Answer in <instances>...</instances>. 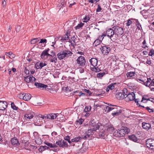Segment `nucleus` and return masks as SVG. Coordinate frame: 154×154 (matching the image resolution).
Returning <instances> with one entry per match:
<instances>
[{
    "instance_id": "nucleus-1",
    "label": "nucleus",
    "mask_w": 154,
    "mask_h": 154,
    "mask_svg": "<svg viewBox=\"0 0 154 154\" xmlns=\"http://www.w3.org/2000/svg\"><path fill=\"white\" fill-rule=\"evenodd\" d=\"M72 52L68 50H63L60 51L57 54L58 58L59 60H61L65 57L68 58L72 56Z\"/></svg>"
},
{
    "instance_id": "nucleus-2",
    "label": "nucleus",
    "mask_w": 154,
    "mask_h": 154,
    "mask_svg": "<svg viewBox=\"0 0 154 154\" xmlns=\"http://www.w3.org/2000/svg\"><path fill=\"white\" fill-rule=\"evenodd\" d=\"M35 85L37 88H42V89H45L46 90L49 91L50 93H53L56 91L53 90V89L51 88L50 86H48L47 85H45L43 83L40 82H35L34 84Z\"/></svg>"
},
{
    "instance_id": "nucleus-3",
    "label": "nucleus",
    "mask_w": 154,
    "mask_h": 154,
    "mask_svg": "<svg viewBox=\"0 0 154 154\" xmlns=\"http://www.w3.org/2000/svg\"><path fill=\"white\" fill-rule=\"evenodd\" d=\"M100 49L103 55H107L111 51V49L108 45L101 46Z\"/></svg>"
},
{
    "instance_id": "nucleus-4",
    "label": "nucleus",
    "mask_w": 154,
    "mask_h": 154,
    "mask_svg": "<svg viewBox=\"0 0 154 154\" xmlns=\"http://www.w3.org/2000/svg\"><path fill=\"white\" fill-rule=\"evenodd\" d=\"M112 28L114 29L116 35H121L123 34L124 29L123 28L116 26H114Z\"/></svg>"
},
{
    "instance_id": "nucleus-5",
    "label": "nucleus",
    "mask_w": 154,
    "mask_h": 154,
    "mask_svg": "<svg viewBox=\"0 0 154 154\" xmlns=\"http://www.w3.org/2000/svg\"><path fill=\"white\" fill-rule=\"evenodd\" d=\"M125 134V131L123 129H119L116 130L113 133V135L118 137H124Z\"/></svg>"
},
{
    "instance_id": "nucleus-6",
    "label": "nucleus",
    "mask_w": 154,
    "mask_h": 154,
    "mask_svg": "<svg viewBox=\"0 0 154 154\" xmlns=\"http://www.w3.org/2000/svg\"><path fill=\"white\" fill-rule=\"evenodd\" d=\"M76 63L79 66L83 67L85 66L86 63V60L85 58L82 56L79 57L76 60Z\"/></svg>"
},
{
    "instance_id": "nucleus-7",
    "label": "nucleus",
    "mask_w": 154,
    "mask_h": 154,
    "mask_svg": "<svg viewBox=\"0 0 154 154\" xmlns=\"http://www.w3.org/2000/svg\"><path fill=\"white\" fill-rule=\"evenodd\" d=\"M135 98V94L134 92H129L125 97V100L126 102H128L134 100Z\"/></svg>"
},
{
    "instance_id": "nucleus-8",
    "label": "nucleus",
    "mask_w": 154,
    "mask_h": 154,
    "mask_svg": "<svg viewBox=\"0 0 154 154\" xmlns=\"http://www.w3.org/2000/svg\"><path fill=\"white\" fill-rule=\"evenodd\" d=\"M56 144L58 146H59L60 147H61L63 148H67L68 147L67 143L62 139L57 141Z\"/></svg>"
},
{
    "instance_id": "nucleus-9",
    "label": "nucleus",
    "mask_w": 154,
    "mask_h": 154,
    "mask_svg": "<svg viewBox=\"0 0 154 154\" xmlns=\"http://www.w3.org/2000/svg\"><path fill=\"white\" fill-rule=\"evenodd\" d=\"M146 146L151 149H154V140L149 139L146 142Z\"/></svg>"
},
{
    "instance_id": "nucleus-10",
    "label": "nucleus",
    "mask_w": 154,
    "mask_h": 154,
    "mask_svg": "<svg viewBox=\"0 0 154 154\" xmlns=\"http://www.w3.org/2000/svg\"><path fill=\"white\" fill-rule=\"evenodd\" d=\"M36 79L32 75H29L24 77V80L27 83L29 82L33 83L36 80Z\"/></svg>"
},
{
    "instance_id": "nucleus-11",
    "label": "nucleus",
    "mask_w": 154,
    "mask_h": 154,
    "mask_svg": "<svg viewBox=\"0 0 154 154\" xmlns=\"http://www.w3.org/2000/svg\"><path fill=\"white\" fill-rule=\"evenodd\" d=\"M144 85L148 87L150 86H154V79H152L150 78H147V81L144 83Z\"/></svg>"
},
{
    "instance_id": "nucleus-12",
    "label": "nucleus",
    "mask_w": 154,
    "mask_h": 154,
    "mask_svg": "<svg viewBox=\"0 0 154 154\" xmlns=\"http://www.w3.org/2000/svg\"><path fill=\"white\" fill-rule=\"evenodd\" d=\"M100 123L98 124L96 123L95 121L93 119L91 122V125L92 127H93L92 128L93 129L97 130L100 127Z\"/></svg>"
},
{
    "instance_id": "nucleus-13",
    "label": "nucleus",
    "mask_w": 154,
    "mask_h": 154,
    "mask_svg": "<svg viewBox=\"0 0 154 154\" xmlns=\"http://www.w3.org/2000/svg\"><path fill=\"white\" fill-rule=\"evenodd\" d=\"M114 33L115 31L114 30L111 28L108 29L106 31V35H107L108 37L110 38L111 39L113 37Z\"/></svg>"
},
{
    "instance_id": "nucleus-14",
    "label": "nucleus",
    "mask_w": 154,
    "mask_h": 154,
    "mask_svg": "<svg viewBox=\"0 0 154 154\" xmlns=\"http://www.w3.org/2000/svg\"><path fill=\"white\" fill-rule=\"evenodd\" d=\"M98 134L99 137L103 138H105L107 135L104 130L103 129V128H101V127H100V130H99L98 132Z\"/></svg>"
},
{
    "instance_id": "nucleus-15",
    "label": "nucleus",
    "mask_w": 154,
    "mask_h": 154,
    "mask_svg": "<svg viewBox=\"0 0 154 154\" xmlns=\"http://www.w3.org/2000/svg\"><path fill=\"white\" fill-rule=\"evenodd\" d=\"M91 65L94 67L96 66L98 63V60L96 58H92L89 60Z\"/></svg>"
},
{
    "instance_id": "nucleus-16",
    "label": "nucleus",
    "mask_w": 154,
    "mask_h": 154,
    "mask_svg": "<svg viewBox=\"0 0 154 154\" xmlns=\"http://www.w3.org/2000/svg\"><path fill=\"white\" fill-rule=\"evenodd\" d=\"M47 65V64L45 63H43L42 62H38L35 65V67L36 69H38L42 68L44 66Z\"/></svg>"
},
{
    "instance_id": "nucleus-17",
    "label": "nucleus",
    "mask_w": 154,
    "mask_h": 154,
    "mask_svg": "<svg viewBox=\"0 0 154 154\" xmlns=\"http://www.w3.org/2000/svg\"><path fill=\"white\" fill-rule=\"evenodd\" d=\"M7 103L5 101H0V110H4L5 109L7 106Z\"/></svg>"
},
{
    "instance_id": "nucleus-18",
    "label": "nucleus",
    "mask_w": 154,
    "mask_h": 154,
    "mask_svg": "<svg viewBox=\"0 0 154 154\" xmlns=\"http://www.w3.org/2000/svg\"><path fill=\"white\" fill-rule=\"evenodd\" d=\"M34 117L33 113L32 112L29 111L27 112L24 115L25 118L26 119H30Z\"/></svg>"
},
{
    "instance_id": "nucleus-19",
    "label": "nucleus",
    "mask_w": 154,
    "mask_h": 154,
    "mask_svg": "<svg viewBox=\"0 0 154 154\" xmlns=\"http://www.w3.org/2000/svg\"><path fill=\"white\" fill-rule=\"evenodd\" d=\"M142 124L143 128L145 130H148L151 128V125L149 123L143 122Z\"/></svg>"
},
{
    "instance_id": "nucleus-20",
    "label": "nucleus",
    "mask_w": 154,
    "mask_h": 154,
    "mask_svg": "<svg viewBox=\"0 0 154 154\" xmlns=\"http://www.w3.org/2000/svg\"><path fill=\"white\" fill-rule=\"evenodd\" d=\"M115 129V128L113 127V125H108L105 128V130H106L107 132L110 133H111Z\"/></svg>"
},
{
    "instance_id": "nucleus-21",
    "label": "nucleus",
    "mask_w": 154,
    "mask_h": 154,
    "mask_svg": "<svg viewBox=\"0 0 154 154\" xmlns=\"http://www.w3.org/2000/svg\"><path fill=\"white\" fill-rule=\"evenodd\" d=\"M58 113H50L46 115L47 119H56Z\"/></svg>"
},
{
    "instance_id": "nucleus-22",
    "label": "nucleus",
    "mask_w": 154,
    "mask_h": 154,
    "mask_svg": "<svg viewBox=\"0 0 154 154\" xmlns=\"http://www.w3.org/2000/svg\"><path fill=\"white\" fill-rule=\"evenodd\" d=\"M96 130L92 128H90L88 129L87 131L85 132V134H87L88 136L90 137V136L93 135L94 132L96 131Z\"/></svg>"
},
{
    "instance_id": "nucleus-23",
    "label": "nucleus",
    "mask_w": 154,
    "mask_h": 154,
    "mask_svg": "<svg viewBox=\"0 0 154 154\" xmlns=\"http://www.w3.org/2000/svg\"><path fill=\"white\" fill-rule=\"evenodd\" d=\"M116 96L117 98L119 100H121L125 98L124 94L123 93L118 92L116 95Z\"/></svg>"
},
{
    "instance_id": "nucleus-24",
    "label": "nucleus",
    "mask_w": 154,
    "mask_h": 154,
    "mask_svg": "<svg viewBox=\"0 0 154 154\" xmlns=\"http://www.w3.org/2000/svg\"><path fill=\"white\" fill-rule=\"evenodd\" d=\"M128 137L130 140L134 142H138V141H139V139L137 138L134 134H132L129 136Z\"/></svg>"
},
{
    "instance_id": "nucleus-25",
    "label": "nucleus",
    "mask_w": 154,
    "mask_h": 154,
    "mask_svg": "<svg viewBox=\"0 0 154 154\" xmlns=\"http://www.w3.org/2000/svg\"><path fill=\"white\" fill-rule=\"evenodd\" d=\"M11 142L13 145L17 146L19 144V141L16 137L12 138L11 140Z\"/></svg>"
},
{
    "instance_id": "nucleus-26",
    "label": "nucleus",
    "mask_w": 154,
    "mask_h": 154,
    "mask_svg": "<svg viewBox=\"0 0 154 154\" xmlns=\"http://www.w3.org/2000/svg\"><path fill=\"white\" fill-rule=\"evenodd\" d=\"M50 49L49 48L46 49L45 50L43 51L42 52L41 55V57L43 59L45 58V56H46L47 53L49 51Z\"/></svg>"
},
{
    "instance_id": "nucleus-27",
    "label": "nucleus",
    "mask_w": 154,
    "mask_h": 154,
    "mask_svg": "<svg viewBox=\"0 0 154 154\" xmlns=\"http://www.w3.org/2000/svg\"><path fill=\"white\" fill-rule=\"evenodd\" d=\"M24 100L26 101L29 100L31 97V94L29 93H24Z\"/></svg>"
},
{
    "instance_id": "nucleus-28",
    "label": "nucleus",
    "mask_w": 154,
    "mask_h": 154,
    "mask_svg": "<svg viewBox=\"0 0 154 154\" xmlns=\"http://www.w3.org/2000/svg\"><path fill=\"white\" fill-rule=\"evenodd\" d=\"M135 22H136V25L137 27V29L139 30H141L140 27L142 29L141 25L140 24L139 21L137 19H135L134 20Z\"/></svg>"
},
{
    "instance_id": "nucleus-29",
    "label": "nucleus",
    "mask_w": 154,
    "mask_h": 154,
    "mask_svg": "<svg viewBox=\"0 0 154 154\" xmlns=\"http://www.w3.org/2000/svg\"><path fill=\"white\" fill-rule=\"evenodd\" d=\"M49 148L47 146H40V148L38 149L39 151L40 152H42L43 151L46 150L48 149Z\"/></svg>"
},
{
    "instance_id": "nucleus-30",
    "label": "nucleus",
    "mask_w": 154,
    "mask_h": 154,
    "mask_svg": "<svg viewBox=\"0 0 154 154\" xmlns=\"http://www.w3.org/2000/svg\"><path fill=\"white\" fill-rule=\"evenodd\" d=\"M101 42V41L100 39H97L94 41L93 43V46L95 47H96L97 45H98L100 44Z\"/></svg>"
},
{
    "instance_id": "nucleus-31",
    "label": "nucleus",
    "mask_w": 154,
    "mask_h": 154,
    "mask_svg": "<svg viewBox=\"0 0 154 154\" xmlns=\"http://www.w3.org/2000/svg\"><path fill=\"white\" fill-rule=\"evenodd\" d=\"M82 139V137H78L71 140L72 142H77Z\"/></svg>"
},
{
    "instance_id": "nucleus-32",
    "label": "nucleus",
    "mask_w": 154,
    "mask_h": 154,
    "mask_svg": "<svg viewBox=\"0 0 154 154\" xmlns=\"http://www.w3.org/2000/svg\"><path fill=\"white\" fill-rule=\"evenodd\" d=\"M104 110L105 112H108L110 111L113 110V108L112 107H109L108 106H106L104 107Z\"/></svg>"
},
{
    "instance_id": "nucleus-33",
    "label": "nucleus",
    "mask_w": 154,
    "mask_h": 154,
    "mask_svg": "<svg viewBox=\"0 0 154 154\" xmlns=\"http://www.w3.org/2000/svg\"><path fill=\"white\" fill-rule=\"evenodd\" d=\"M91 69L93 71L95 72H98L101 71V70L99 68L98 66L96 67H94L91 68Z\"/></svg>"
},
{
    "instance_id": "nucleus-34",
    "label": "nucleus",
    "mask_w": 154,
    "mask_h": 154,
    "mask_svg": "<svg viewBox=\"0 0 154 154\" xmlns=\"http://www.w3.org/2000/svg\"><path fill=\"white\" fill-rule=\"evenodd\" d=\"M135 74L134 72H128L126 74V75L128 77H132Z\"/></svg>"
},
{
    "instance_id": "nucleus-35",
    "label": "nucleus",
    "mask_w": 154,
    "mask_h": 154,
    "mask_svg": "<svg viewBox=\"0 0 154 154\" xmlns=\"http://www.w3.org/2000/svg\"><path fill=\"white\" fill-rule=\"evenodd\" d=\"M84 24L82 23H80L78 24V25L75 27V29L77 30L79 29L80 28H81L84 25Z\"/></svg>"
},
{
    "instance_id": "nucleus-36",
    "label": "nucleus",
    "mask_w": 154,
    "mask_h": 154,
    "mask_svg": "<svg viewBox=\"0 0 154 154\" xmlns=\"http://www.w3.org/2000/svg\"><path fill=\"white\" fill-rule=\"evenodd\" d=\"M135 19L131 18L127 20V22L126 23V25L127 26H130L132 23L131 20H134Z\"/></svg>"
},
{
    "instance_id": "nucleus-37",
    "label": "nucleus",
    "mask_w": 154,
    "mask_h": 154,
    "mask_svg": "<svg viewBox=\"0 0 154 154\" xmlns=\"http://www.w3.org/2000/svg\"><path fill=\"white\" fill-rule=\"evenodd\" d=\"M118 111H117V112L112 113V115L114 116H117L120 115L121 113L122 110H119Z\"/></svg>"
},
{
    "instance_id": "nucleus-38",
    "label": "nucleus",
    "mask_w": 154,
    "mask_h": 154,
    "mask_svg": "<svg viewBox=\"0 0 154 154\" xmlns=\"http://www.w3.org/2000/svg\"><path fill=\"white\" fill-rule=\"evenodd\" d=\"M90 17L89 15H86L85 17L83 18L84 20L83 21V22L86 23L90 20Z\"/></svg>"
},
{
    "instance_id": "nucleus-39",
    "label": "nucleus",
    "mask_w": 154,
    "mask_h": 154,
    "mask_svg": "<svg viewBox=\"0 0 154 154\" xmlns=\"http://www.w3.org/2000/svg\"><path fill=\"white\" fill-rule=\"evenodd\" d=\"M83 121L84 120L83 119H79V120H76L75 122V124L76 125L78 124L81 125L82 124Z\"/></svg>"
},
{
    "instance_id": "nucleus-40",
    "label": "nucleus",
    "mask_w": 154,
    "mask_h": 154,
    "mask_svg": "<svg viewBox=\"0 0 154 154\" xmlns=\"http://www.w3.org/2000/svg\"><path fill=\"white\" fill-rule=\"evenodd\" d=\"M39 41V39H38L37 38H34L31 41V43L33 44Z\"/></svg>"
},
{
    "instance_id": "nucleus-41",
    "label": "nucleus",
    "mask_w": 154,
    "mask_h": 154,
    "mask_svg": "<svg viewBox=\"0 0 154 154\" xmlns=\"http://www.w3.org/2000/svg\"><path fill=\"white\" fill-rule=\"evenodd\" d=\"M61 38L60 40L63 42V41H66L68 39V36H66L65 35L62 37H61Z\"/></svg>"
},
{
    "instance_id": "nucleus-42",
    "label": "nucleus",
    "mask_w": 154,
    "mask_h": 154,
    "mask_svg": "<svg viewBox=\"0 0 154 154\" xmlns=\"http://www.w3.org/2000/svg\"><path fill=\"white\" fill-rule=\"evenodd\" d=\"M114 107H112L113 108V110H114V112H117L119 110H121L120 108L116 106H113Z\"/></svg>"
},
{
    "instance_id": "nucleus-43",
    "label": "nucleus",
    "mask_w": 154,
    "mask_h": 154,
    "mask_svg": "<svg viewBox=\"0 0 154 154\" xmlns=\"http://www.w3.org/2000/svg\"><path fill=\"white\" fill-rule=\"evenodd\" d=\"M5 55L7 56L10 55L11 56L12 58H14L15 57V55L11 52H6Z\"/></svg>"
},
{
    "instance_id": "nucleus-44",
    "label": "nucleus",
    "mask_w": 154,
    "mask_h": 154,
    "mask_svg": "<svg viewBox=\"0 0 154 154\" xmlns=\"http://www.w3.org/2000/svg\"><path fill=\"white\" fill-rule=\"evenodd\" d=\"M105 74V73L104 72L102 73L100 72L97 74V76L98 78H101L103 77Z\"/></svg>"
},
{
    "instance_id": "nucleus-45",
    "label": "nucleus",
    "mask_w": 154,
    "mask_h": 154,
    "mask_svg": "<svg viewBox=\"0 0 154 154\" xmlns=\"http://www.w3.org/2000/svg\"><path fill=\"white\" fill-rule=\"evenodd\" d=\"M91 109V107L90 106H88L85 107L84 111L85 112H89Z\"/></svg>"
},
{
    "instance_id": "nucleus-46",
    "label": "nucleus",
    "mask_w": 154,
    "mask_h": 154,
    "mask_svg": "<svg viewBox=\"0 0 154 154\" xmlns=\"http://www.w3.org/2000/svg\"><path fill=\"white\" fill-rule=\"evenodd\" d=\"M35 143L38 145L41 144L42 143V140L41 139L38 138L35 140Z\"/></svg>"
},
{
    "instance_id": "nucleus-47",
    "label": "nucleus",
    "mask_w": 154,
    "mask_h": 154,
    "mask_svg": "<svg viewBox=\"0 0 154 154\" xmlns=\"http://www.w3.org/2000/svg\"><path fill=\"white\" fill-rule=\"evenodd\" d=\"M145 109L147 110L149 113L153 112H154V109H151L149 107H145Z\"/></svg>"
},
{
    "instance_id": "nucleus-48",
    "label": "nucleus",
    "mask_w": 154,
    "mask_h": 154,
    "mask_svg": "<svg viewBox=\"0 0 154 154\" xmlns=\"http://www.w3.org/2000/svg\"><path fill=\"white\" fill-rule=\"evenodd\" d=\"M84 92L87 93V95H91V93L90 91L89 90H87L85 89L83 90Z\"/></svg>"
},
{
    "instance_id": "nucleus-49",
    "label": "nucleus",
    "mask_w": 154,
    "mask_h": 154,
    "mask_svg": "<svg viewBox=\"0 0 154 154\" xmlns=\"http://www.w3.org/2000/svg\"><path fill=\"white\" fill-rule=\"evenodd\" d=\"M57 61V59L56 57H54L53 58L50 59V62H54V63H56Z\"/></svg>"
},
{
    "instance_id": "nucleus-50",
    "label": "nucleus",
    "mask_w": 154,
    "mask_h": 154,
    "mask_svg": "<svg viewBox=\"0 0 154 154\" xmlns=\"http://www.w3.org/2000/svg\"><path fill=\"white\" fill-rule=\"evenodd\" d=\"M122 92L123 93L124 96H125V95L127 96V95L129 93L128 92V90L127 89L125 88L123 89Z\"/></svg>"
},
{
    "instance_id": "nucleus-51",
    "label": "nucleus",
    "mask_w": 154,
    "mask_h": 154,
    "mask_svg": "<svg viewBox=\"0 0 154 154\" xmlns=\"http://www.w3.org/2000/svg\"><path fill=\"white\" fill-rule=\"evenodd\" d=\"M24 93L20 94H19L17 96L19 98L23 99V100L24 99Z\"/></svg>"
},
{
    "instance_id": "nucleus-52",
    "label": "nucleus",
    "mask_w": 154,
    "mask_h": 154,
    "mask_svg": "<svg viewBox=\"0 0 154 154\" xmlns=\"http://www.w3.org/2000/svg\"><path fill=\"white\" fill-rule=\"evenodd\" d=\"M11 106L12 108L13 109H14L17 110L18 107L15 105L13 102L11 103Z\"/></svg>"
},
{
    "instance_id": "nucleus-53",
    "label": "nucleus",
    "mask_w": 154,
    "mask_h": 154,
    "mask_svg": "<svg viewBox=\"0 0 154 154\" xmlns=\"http://www.w3.org/2000/svg\"><path fill=\"white\" fill-rule=\"evenodd\" d=\"M44 143L50 148H52V144L48 142H45Z\"/></svg>"
},
{
    "instance_id": "nucleus-54",
    "label": "nucleus",
    "mask_w": 154,
    "mask_h": 154,
    "mask_svg": "<svg viewBox=\"0 0 154 154\" xmlns=\"http://www.w3.org/2000/svg\"><path fill=\"white\" fill-rule=\"evenodd\" d=\"M108 88H109V89H110L111 90H112L115 87L114 85H113V84H110L108 86Z\"/></svg>"
},
{
    "instance_id": "nucleus-55",
    "label": "nucleus",
    "mask_w": 154,
    "mask_h": 154,
    "mask_svg": "<svg viewBox=\"0 0 154 154\" xmlns=\"http://www.w3.org/2000/svg\"><path fill=\"white\" fill-rule=\"evenodd\" d=\"M102 10V8H101L100 5H98L97 8L96 9V12H100Z\"/></svg>"
},
{
    "instance_id": "nucleus-56",
    "label": "nucleus",
    "mask_w": 154,
    "mask_h": 154,
    "mask_svg": "<svg viewBox=\"0 0 154 154\" xmlns=\"http://www.w3.org/2000/svg\"><path fill=\"white\" fill-rule=\"evenodd\" d=\"M65 35L66 36H68V39H69V42L70 41V39H69L70 38V33L69 31L68 30L67 31L66 34H65Z\"/></svg>"
},
{
    "instance_id": "nucleus-57",
    "label": "nucleus",
    "mask_w": 154,
    "mask_h": 154,
    "mask_svg": "<svg viewBox=\"0 0 154 154\" xmlns=\"http://www.w3.org/2000/svg\"><path fill=\"white\" fill-rule=\"evenodd\" d=\"M154 54V50L151 49L148 55L149 56H152Z\"/></svg>"
},
{
    "instance_id": "nucleus-58",
    "label": "nucleus",
    "mask_w": 154,
    "mask_h": 154,
    "mask_svg": "<svg viewBox=\"0 0 154 154\" xmlns=\"http://www.w3.org/2000/svg\"><path fill=\"white\" fill-rule=\"evenodd\" d=\"M38 116L39 118H42V119H44L45 118H47V116H46V115L43 116L41 114H38Z\"/></svg>"
},
{
    "instance_id": "nucleus-59",
    "label": "nucleus",
    "mask_w": 154,
    "mask_h": 154,
    "mask_svg": "<svg viewBox=\"0 0 154 154\" xmlns=\"http://www.w3.org/2000/svg\"><path fill=\"white\" fill-rule=\"evenodd\" d=\"M123 129L125 130V133H128L130 132V129L126 127H124V128H123Z\"/></svg>"
},
{
    "instance_id": "nucleus-60",
    "label": "nucleus",
    "mask_w": 154,
    "mask_h": 154,
    "mask_svg": "<svg viewBox=\"0 0 154 154\" xmlns=\"http://www.w3.org/2000/svg\"><path fill=\"white\" fill-rule=\"evenodd\" d=\"M47 40L45 39H41L40 40L39 43H46L47 42Z\"/></svg>"
},
{
    "instance_id": "nucleus-61",
    "label": "nucleus",
    "mask_w": 154,
    "mask_h": 154,
    "mask_svg": "<svg viewBox=\"0 0 154 154\" xmlns=\"http://www.w3.org/2000/svg\"><path fill=\"white\" fill-rule=\"evenodd\" d=\"M24 71L25 73L26 74V75L29 74V70L27 69L26 67L25 68Z\"/></svg>"
},
{
    "instance_id": "nucleus-62",
    "label": "nucleus",
    "mask_w": 154,
    "mask_h": 154,
    "mask_svg": "<svg viewBox=\"0 0 154 154\" xmlns=\"http://www.w3.org/2000/svg\"><path fill=\"white\" fill-rule=\"evenodd\" d=\"M60 3H61V5H62V6H64L65 3L64 0H60Z\"/></svg>"
},
{
    "instance_id": "nucleus-63",
    "label": "nucleus",
    "mask_w": 154,
    "mask_h": 154,
    "mask_svg": "<svg viewBox=\"0 0 154 154\" xmlns=\"http://www.w3.org/2000/svg\"><path fill=\"white\" fill-rule=\"evenodd\" d=\"M2 5L3 7H5L6 4V2L5 0H3L2 1Z\"/></svg>"
},
{
    "instance_id": "nucleus-64",
    "label": "nucleus",
    "mask_w": 154,
    "mask_h": 154,
    "mask_svg": "<svg viewBox=\"0 0 154 154\" xmlns=\"http://www.w3.org/2000/svg\"><path fill=\"white\" fill-rule=\"evenodd\" d=\"M20 29V26L19 25H17L16 27V31L17 32H19Z\"/></svg>"
}]
</instances>
